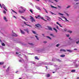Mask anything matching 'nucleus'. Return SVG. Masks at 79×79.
I'll list each match as a JSON object with an SVG mask.
<instances>
[{
  "label": "nucleus",
  "instance_id": "13",
  "mask_svg": "<svg viewBox=\"0 0 79 79\" xmlns=\"http://www.w3.org/2000/svg\"><path fill=\"white\" fill-rule=\"evenodd\" d=\"M60 52H66V50H64V49H60Z\"/></svg>",
  "mask_w": 79,
  "mask_h": 79
},
{
  "label": "nucleus",
  "instance_id": "42",
  "mask_svg": "<svg viewBox=\"0 0 79 79\" xmlns=\"http://www.w3.org/2000/svg\"><path fill=\"white\" fill-rule=\"evenodd\" d=\"M70 6H68L67 7V8H70Z\"/></svg>",
  "mask_w": 79,
  "mask_h": 79
},
{
  "label": "nucleus",
  "instance_id": "11",
  "mask_svg": "<svg viewBox=\"0 0 79 79\" xmlns=\"http://www.w3.org/2000/svg\"><path fill=\"white\" fill-rule=\"evenodd\" d=\"M48 28L49 30L50 31H52V27H51L48 26Z\"/></svg>",
  "mask_w": 79,
  "mask_h": 79
},
{
  "label": "nucleus",
  "instance_id": "56",
  "mask_svg": "<svg viewBox=\"0 0 79 79\" xmlns=\"http://www.w3.org/2000/svg\"><path fill=\"white\" fill-rule=\"evenodd\" d=\"M0 6L1 8H2V5H1V4L0 3Z\"/></svg>",
  "mask_w": 79,
  "mask_h": 79
},
{
  "label": "nucleus",
  "instance_id": "54",
  "mask_svg": "<svg viewBox=\"0 0 79 79\" xmlns=\"http://www.w3.org/2000/svg\"><path fill=\"white\" fill-rule=\"evenodd\" d=\"M56 23V24H58V25H59L60 24V23H58V22H57Z\"/></svg>",
  "mask_w": 79,
  "mask_h": 79
},
{
  "label": "nucleus",
  "instance_id": "62",
  "mask_svg": "<svg viewBox=\"0 0 79 79\" xmlns=\"http://www.w3.org/2000/svg\"><path fill=\"white\" fill-rule=\"evenodd\" d=\"M59 19H61V20H62V21H63V19H61V18L60 17V18H59Z\"/></svg>",
  "mask_w": 79,
  "mask_h": 79
},
{
  "label": "nucleus",
  "instance_id": "51",
  "mask_svg": "<svg viewBox=\"0 0 79 79\" xmlns=\"http://www.w3.org/2000/svg\"><path fill=\"white\" fill-rule=\"evenodd\" d=\"M58 7L59 8H61V6H58Z\"/></svg>",
  "mask_w": 79,
  "mask_h": 79
},
{
  "label": "nucleus",
  "instance_id": "24",
  "mask_svg": "<svg viewBox=\"0 0 79 79\" xmlns=\"http://www.w3.org/2000/svg\"><path fill=\"white\" fill-rule=\"evenodd\" d=\"M60 56L61 57H64V56H65V55H61Z\"/></svg>",
  "mask_w": 79,
  "mask_h": 79
},
{
  "label": "nucleus",
  "instance_id": "44",
  "mask_svg": "<svg viewBox=\"0 0 79 79\" xmlns=\"http://www.w3.org/2000/svg\"><path fill=\"white\" fill-rule=\"evenodd\" d=\"M59 45H60V44H58L56 45V47H59Z\"/></svg>",
  "mask_w": 79,
  "mask_h": 79
},
{
  "label": "nucleus",
  "instance_id": "63",
  "mask_svg": "<svg viewBox=\"0 0 79 79\" xmlns=\"http://www.w3.org/2000/svg\"><path fill=\"white\" fill-rule=\"evenodd\" d=\"M77 50V49H74V50Z\"/></svg>",
  "mask_w": 79,
  "mask_h": 79
},
{
  "label": "nucleus",
  "instance_id": "41",
  "mask_svg": "<svg viewBox=\"0 0 79 79\" xmlns=\"http://www.w3.org/2000/svg\"><path fill=\"white\" fill-rule=\"evenodd\" d=\"M3 13L4 14H6V11L5 10H3Z\"/></svg>",
  "mask_w": 79,
  "mask_h": 79
},
{
  "label": "nucleus",
  "instance_id": "6",
  "mask_svg": "<svg viewBox=\"0 0 79 79\" xmlns=\"http://www.w3.org/2000/svg\"><path fill=\"white\" fill-rule=\"evenodd\" d=\"M12 36H14L15 37H17L18 36V35L15 34V33H13V31H12Z\"/></svg>",
  "mask_w": 79,
  "mask_h": 79
},
{
  "label": "nucleus",
  "instance_id": "19",
  "mask_svg": "<svg viewBox=\"0 0 79 79\" xmlns=\"http://www.w3.org/2000/svg\"><path fill=\"white\" fill-rule=\"evenodd\" d=\"M22 34H24V32L20 30Z\"/></svg>",
  "mask_w": 79,
  "mask_h": 79
},
{
  "label": "nucleus",
  "instance_id": "46",
  "mask_svg": "<svg viewBox=\"0 0 79 79\" xmlns=\"http://www.w3.org/2000/svg\"><path fill=\"white\" fill-rule=\"evenodd\" d=\"M59 26H60V27H63L61 26V24H59Z\"/></svg>",
  "mask_w": 79,
  "mask_h": 79
},
{
  "label": "nucleus",
  "instance_id": "3",
  "mask_svg": "<svg viewBox=\"0 0 79 79\" xmlns=\"http://www.w3.org/2000/svg\"><path fill=\"white\" fill-rule=\"evenodd\" d=\"M19 60V62H20L21 63H24V60H23V59L21 57H20Z\"/></svg>",
  "mask_w": 79,
  "mask_h": 79
},
{
  "label": "nucleus",
  "instance_id": "31",
  "mask_svg": "<svg viewBox=\"0 0 79 79\" xmlns=\"http://www.w3.org/2000/svg\"><path fill=\"white\" fill-rule=\"evenodd\" d=\"M31 63L32 64H35V63L34 61H31Z\"/></svg>",
  "mask_w": 79,
  "mask_h": 79
},
{
  "label": "nucleus",
  "instance_id": "5",
  "mask_svg": "<svg viewBox=\"0 0 79 79\" xmlns=\"http://www.w3.org/2000/svg\"><path fill=\"white\" fill-rule=\"evenodd\" d=\"M40 64V66H41L42 65H44V64L45 65H47L48 64H48V63H46V62H45V63L42 62Z\"/></svg>",
  "mask_w": 79,
  "mask_h": 79
},
{
  "label": "nucleus",
  "instance_id": "32",
  "mask_svg": "<svg viewBox=\"0 0 79 79\" xmlns=\"http://www.w3.org/2000/svg\"><path fill=\"white\" fill-rule=\"evenodd\" d=\"M4 63L3 62H0V65H2Z\"/></svg>",
  "mask_w": 79,
  "mask_h": 79
},
{
  "label": "nucleus",
  "instance_id": "20",
  "mask_svg": "<svg viewBox=\"0 0 79 79\" xmlns=\"http://www.w3.org/2000/svg\"><path fill=\"white\" fill-rule=\"evenodd\" d=\"M56 60L57 61H58L59 62H61V60L59 59H56Z\"/></svg>",
  "mask_w": 79,
  "mask_h": 79
},
{
  "label": "nucleus",
  "instance_id": "2",
  "mask_svg": "<svg viewBox=\"0 0 79 79\" xmlns=\"http://www.w3.org/2000/svg\"><path fill=\"white\" fill-rule=\"evenodd\" d=\"M23 66L24 68H25L26 71L27 72H29L30 70L28 69V68H27V64H26V63H24L23 65Z\"/></svg>",
  "mask_w": 79,
  "mask_h": 79
},
{
  "label": "nucleus",
  "instance_id": "35",
  "mask_svg": "<svg viewBox=\"0 0 79 79\" xmlns=\"http://www.w3.org/2000/svg\"><path fill=\"white\" fill-rule=\"evenodd\" d=\"M4 9L5 10H6V11H7V9H6V7H3Z\"/></svg>",
  "mask_w": 79,
  "mask_h": 79
},
{
  "label": "nucleus",
  "instance_id": "60",
  "mask_svg": "<svg viewBox=\"0 0 79 79\" xmlns=\"http://www.w3.org/2000/svg\"><path fill=\"white\" fill-rule=\"evenodd\" d=\"M54 6H51V7H52V8H54Z\"/></svg>",
  "mask_w": 79,
  "mask_h": 79
},
{
  "label": "nucleus",
  "instance_id": "36",
  "mask_svg": "<svg viewBox=\"0 0 79 79\" xmlns=\"http://www.w3.org/2000/svg\"><path fill=\"white\" fill-rule=\"evenodd\" d=\"M35 58L36 60H39V59L38 58V57L37 56H35Z\"/></svg>",
  "mask_w": 79,
  "mask_h": 79
},
{
  "label": "nucleus",
  "instance_id": "37",
  "mask_svg": "<svg viewBox=\"0 0 79 79\" xmlns=\"http://www.w3.org/2000/svg\"><path fill=\"white\" fill-rule=\"evenodd\" d=\"M59 15H61V16H63V14L60 13H59Z\"/></svg>",
  "mask_w": 79,
  "mask_h": 79
},
{
  "label": "nucleus",
  "instance_id": "59",
  "mask_svg": "<svg viewBox=\"0 0 79 79\" xmlns=\"http://www.w3.org/2000/svg\"><path fill=\"white\" fill-rule=\"evenodd\" d=\"M19 71H17L16 72H15V73H18Z\"/></svg>",
  "mask_w": 79,
  "mask_h": 79
},
{
  "label": "nucleus",
  "instance_id": "55",
  "mask_svg": "<svg viewBox=\"0 0 79 79\" xmlns=\"http://www.w3.org/2000/svg\"><path fill=\"white\" fill-rule=\"evenodd\" d=\"M66 35V36H67V37H69V35Z\"/></svg>",
  "mask_w": 79,
  "mask_h": 79
},
{
  "label": "nucleus",
  "instance_id": "61",
  "mask_svg": "<svg viewBox=\"0 0 79 79\" xmlns=\"http://www.w3.org/2000/svg\"><path fill=\"white\" fill-rule=\"evenodd\" d=\"M45 68H46V69H48L47 66H45Z\"/></svg>",
  "mask_w": 79,
  "mask_h": 79
},
{
  "label": "nucleus",
  "instance_id": "39",
  "mask_svg": "<svg viewBox=\"0 0 79 79\" xmlns=\"http://www.w3.org/2000/svg\"><path fill=\"white\" fill-rule=\"evenodd\" d=\"M35 37L36 38L37 40H39V38L37 37V36H35Z\"/></svg>",
  "mask_w": 79,
  "mask_h": 79
},
{
  "label": "nucleus",
  "instance_id": "64",
  "mask_svg": "<svg viewBox=\"0 0 79 79\" xmlns=\"http://www.w3.org/2000/svg\"><path fill=\"white\" fill-rule=\"evenodd\" d=\"M77 79H79V77H77Z\"/></svg>",
  "mask_w": 79,
  "mask_h": 79
},
{
  "label": "nucleus",
  "instance_id": "22",
  "mask_svg": "<svg viewBox=\"0 0 79 79\" xmlns=\"http://www.w3.org/2000/svg\"><path fill=\"white\" fill-rule=\"evenodd\" d=\"M11 10H12V12H13L14 13H16V14H17V13L14 10H13V9H11Z\"/></svg>",
  "mask_w": 79,
  "mask_h": 79
},
{
  "label": "nucleus",
  "instance_id": "7",
  "mask_svg": "<svg viewBox=\"0 0 79 79\" xmlns=\"http://www.w3.org/2000/svg\"><path fill=\"white\" fill-rule=\"evenodd\" d=\"M45 17H46V18L47 19V20H48V21H50L51 20V19H50V18L49 17L47 16H45Z\"/></svg>",
  "mask_w": 79,
  "mask_h": 79
},
{
  "label": "nucleus",
  "instance_id": "8",
  "mask_svg": "<svg viewBox=\"0 0 79 79\" xmlns=\"http://www.w3.org/2000/svg\"><path fill=\"white\" fill-rule=\"evenodd\" d=\"M38 17H39V18H41V19H43V20H44V21H46V20H45V19H44V17H40V15H38Z\"/></svg>",
  "mask_w": 79,
  "mask_h": 79
},
{
  "label": "nucleus",
  "instance_id": "53",
  "mask_svg": "<svg viewBox=\"0 0 79 79\" xmlns=\"http://www.w3.org/2000/svg\"><path fill=\"white\" fill-rule=\"evenodd\" d=\"M13 17H14V18H15V19H17V18H16V16H13Z\"/></svg>",
  "mask_w": 79,
  "mask_h": 79
},
{
  "label": "nucleus",
  "instance_id": "18",
  "mask_svg": "<svg viewBox=\"0 0 79 79\" xmlns=\"http://www.w3.org/2000/svg\"><path fill=\"white\" fill-rule=\"evenodd\" d=\"M46 77H49L50 76V75L49 74H48L46 75Z\"/></svg>",
  "mask_w": 79,
  "mask_h": 79
},
{
  "label": "nucleus",
  "instance_id": "45",
  "mask_svg": "<svg viewBox=\"0 0 79 79\" xmlns=\"http://www.w3.org/2000/svg\"><path fill=\"white\" fill-rule=\"evenodd\" d=\"M35 18H36V19H37V18H38V19H40V18H39V17H37L36 16H35Z\"/></svg>",
  "mask_w": 79,
  "mask_h": 79
},
{
  "label": "nucleus",
  "instance_id": "58",
  "mask_svg": "<svg viewBox=\"0 0 79 79\" xmlns=\"http://www.w3.org/2000/svg\"><path fill=\"white\" fill-rule=\"evenodd\" d=\"M75 2H77V1H79V0H74Z\"/></svg>",
  "mask_w": 79,
  "mask_h": 79
},
{
  "label": "nucleus",
  "instance_id": "14",
  "mask_svg": "<svg viewBox=\"0 0 79 79\" xmlns=\"http://www.w3.org/2000/svg\"><path fill=\"white\" fill-rule=\"evenodd\" d=\"M24 24H25L27 25V26H29V27H31V25L27 24H26V22H24Z\"/></svg>",
  "mask_w": 79,
  "mask_h": 79
},
{
  "label": "nucleus",
  "instance_id": "50",
  "mask_svg": "<svg viewBox=\"0 0 79 79\" xmlns=\"http://www.w3.org/2000/svg\"><path fill=\"white\" fill-rule=\"evenodd\" d=\"M29 44L30 45H34V44H32V43H30V44Z\"/></svg>",
  "mask_w": 79,
  "mask_h": 79
},
{
  "label": "nucleus",
  "instance_id": "48",
  "mask_svg": "<svg viewBox=\"0 0 79 79\" xmlns=\"http://www.w3.org/2000/svg\"><path fill=\"white\" fill-rule=\"evenodd\" d=\"M50 35L51 36H52V37H54V36L52 34H50Z\"/></svg>",
  "mask_w": 79,
  "mask_h": 79
},
{
  "label": "nucleus",
  "instance_id": "1",
  "mask_svg": "<svg viewBox=\"0 0 79 79\" xmlns=\"http://www.w3.org/2000/svg\"><path fill=\"white\" fill-rule=\"evenodd\" d=\"M20 8H21L22 10H19V13H24V12L26 11V8L22 6L20 7Z\"/></svg>",
  "mask_w": 79,
  "mask_h": 79
},
{
  "label": "nucleus",
  "instance_id": "30",
  "mask_svg": "<svg viewBox=\"0 0 79 79\" xmlns=\"http://www.w3.org/2000/svg\"><path fill=\"white\" fill-rule=\"evenodd\" d=\"M75 71H76V70H72L71 72H72V73H74V72H75Z\"/></svg>",
  "mask_w": 79,
  "mask_h": 79
},
{
  "label": "nucleus",
  "instance_id": "15",
  "mask_svg": "<svg viewBox=\"0 0 79 79\" xmlns=\"http://www.w3.org/2000/svg\"><path fill=\"white\" fill-rule=\"evenodd\" d=\"M3 19L6 22L8 20L6 19V18L5 16L4 17Z\"/></svg>",
  "mask_w": 79,
  "mask_h": 79
},
{
  "label": "nucleus",
  "instance_id": "38",
  "mask_svg": "<svg viewBox=\"0 0 79 79\" xmlns=\"http://www.w3.org/2000/svg\"><path fill=\"white\" fill-rule=\"evenodd\" d=\"M50 12L51 13V14H52V15H56V14H54V13H53L52 12Z\"/></svg>",
  "mask_w": 79,
  "mask_h": 79
},
{
  "label": "nucleus",
  "instance_id": "10",
  "mask_svg": "<svg viewBox=\"0 0 79 79\" xmlns=\"http://www.w3.org/2000/svg\"><path fill=\"white\" fill-rule=\"evenodd\" d=\"M35 26L36 27H41V26L39 24H36L35 25Z\"/></svg>",
  "mask_w": 79,
  "mask_h": 79
},
{
  "label": "nucleus",
  "instance_id": "16",
  "mask_svg": "<svg viewBox=\"0 0 79 79\" xmlns=\"http://www.w3.org/2000/svg\"><path fill=\"white\" fill-rule=\"evenodd\" d=\"M25 57L26 59V60L27 61H28V57L26 56H25Z\"/></svg>",
  "mask_w": 79,
  "mask_h": 79
},
{
  "label": "nucleus",
  "instance_id": "40",
  "mask_svg": "<svg viewBox=\"0 0 79 79\" xmlns=\"http://www.w3.org/2000/svg\"><path fill=\"white\" fill-rule=\"evenodd\" d=\"M2 6L3 7V8L5 7V5H4V4H2Z\"/></svg>",
  "mask_w": 79,
  "mask_h": 79
},
{
  "label": "nucleus",
  "instance_id": "26",
  "mask_svg": "<svg viewBox=\"0 0 79 79\" xmlns=\"http://www.w3.org/2000/svg\"><path fill=\"white\" fill-rule=\"evenodd\" d=\"M10 69V67H9L6 70V72H8L9 71V69Z\"/></svg>",
  "mask_w": 79,
  "mask_h": 79
},
{
  "label": "nucleus",
  "instance_id": "25",
  "mask_svg": "<svg viewBox=\"0 0 79 79\" xmlns=\"http://www.w3.org/2000/svg\"><path fill=\"white\" fill-rule=\"evenodd\" d=\"M62 17L65 19V21H68V20H67V19H66V18H65V17L63 16H62Z\"/></svg>",
  "mask_w": 79,
  "mask_h": 79
},
{
  "label": "nucleus",
  "instance_id": "57",
  "mask_svg": "<svg viewBox=\"0 0 79 79\" xmlns=\"http://www.w3.org/2000/svg\"><path fill=\"white\" fill-rule=\"evenodd\" d=\"M16 54L17 55H18V54H19V53H18V52H16Z\"/></svg>",
  "mask_w": 79,
  "mask_h": 79
},
{
  "label": "nucleus",
  "instance_id": "28",
  "mask_svg": "<svg viewBox=\"0 0 79 79\" xmlns=\"http://www.w3.org/2000/svg\"><path fill=\"white\" fill-rule=\"evenodd\" d=\"M53 29L54 30V31H55L56 32H57V30L55 28H53Z\"/></svg>",
  "mask_w": 79,
  "mask_h": 79
},
{
  "label": "nucleus",
  "instance_id": "27",
  "mask_svg": "<svg viewBox=\"0 0 79 79\" xmlns=\"http://www.w3.org/2000/svg\"><path fill=\"white\" fill-rule=\"evenodd\" d=\"M76 43L77 44H79V39H78V41H77L76 42Z\"/></svg>",
  "mask_w": 79,
  "mask_h": 79
},
{
  "label": "nucleus",
  "instance_id": "9",
  "mask_svg": "<svg viewBox=\"0 0 79 79\" xmlns=\"http://www.w3.org/2000/svg\"><path fill=\"white\" fill-rule=\"evenodd\" d=\"M35 8H36L37 9V10H40V11H41V9L39 7L35 6Z\"/></svg>",
  "mask_w": 79,
  "mask_h": 79
},
{
  "label": "nucleus",
  "instance_id": "43",
  "mask_svg": "<svg viewBox=\"0 0 79 79\" xmlns=\"http://www.w3.org/2000/svg\"><path fill=\"white\" fill-rule=\"evenodd\" d=\"M47 38H48V39H50V40H51V39H52L51 38H50L49 36H47Z\"/></svg>",
  "mask_w": 79,
  "mask_h": 79
},
{
  "label": "nucleus",
  "instance_id": "17",
  "mask_svg": "<svg viewBox=\"0 0 79 79\" xmlns=\"http://www.w3.org/2000/svg\"><path fill=\"white\" fill-rule=\"evenodd\" d=\"M21 17L23 19H24L25 21H27V20L24 18V17L23 16H21Z\"/></svg>",
  "mask_w": 79,
  "mask_h": 79
},
{
  "label": "nucleus",
  "instance_id": "34",
  "mask_svg": "<svg viewBox=\"0 0 79 79\" xmlns=\"http://www.w3.org/2000/svg\"><path fill=\"white\" fill-rule=\"evenodd\" d=\"M30 11L31 13H33V11H32V10L31 9H30Z\"/></svg>",
  "mask_w": 79,
  "mask_h": 79
},
{
  "label": "nucleus",
  "instance_id": "33",
  "mask_svg": "<svg viewBox=\"0 0 79 79\" xmlns=\"http://www.w3.org/2000/svg\"><path fill=\"white\" fill-rule=\"evenodd\" d=\"M2 46H5V44H4V43H2Z\"/></svg>",
  "mask_w": 79,
  "mask_h": 79
},
{
  "label": "nucleus",
  "instance_id": "29",
  "mask_svg": "<svg viewBox=\"0 0 79 79\" xmlns=\"http://www.w3.org/2000/svg\"><path fill=\"white\" fill-rule=\"evenodd\" d=\"M43 9L45 10V12H46L47 13H48V12H47V10H46V9H45V8H43Z\"/></svg>",
  "mask_w": 79,
  "mask_h": 79
},
{
  "label": "nucleus",
  "instance_id": "4",
  "mask_svg": "<svg viewBox=\"0 0 79 79\" xmlns=\"http://www.w3.org/2000/svg\"><path fill=\"white\" fill-rule=\"evenodd\" d=\"M31 18H30V19L31 20V22L32 23H33V22H35V20L34 19L33 17L30 16Z\"/></svg>",
  "mask_w": 79,
  "mask_h": 79
},
{
  "label": "nucleus",
  "instance_id": "21",
  "mask_svg": "<svg viewBox=\"0 0 79 79\" xmlns=\"http://www.w3.org/2000/svg\"><path fill=\"white\" fill-rule=\"evenodd\" d=\"M67 52H73V51H72L71 50H68V49H67Z\"/></svg>",
  "mask_w": 79,
  "mask_h": 79
},
{
  "label": "nucleus",
  "instance_id": "49",
  "mask_svg": "<svg viewBox=\"0 0 79 79\" xmlns=\"http://www.w3.org/2000/svg\"><path fill=\"white\" fill-rule=\"evenodd\" d=\"M68 32L70 33H72V31H69Z\"/></svg>",
  "mask_w": 79,
  "mask_h": 79
},
{
  "label": "nucleus",
  "instance_id": "52",
  "mask_svg": "<svg viewBox=\"0 0 79 79\" xmlns=\"http://www.w3.org/2000/svg\"><path fill=\"white\" fill-rule=\"evenodd\" d=\"M64 31H68V30L66 29H64Z\"/></svg>",
  "mask_w": 79,
  "mask_h": 79
},
{
  "label": "nucleus",
  "instance_id": "23",
  "mask_svg": "<svg viewBox=\"0 0 79 79\" xmlns=\"http://www.w3.org/2000/svg\"><path fill=\"white\" fill-rule=\"evenodd\" d=\"M32 32L34 34H36V32L35 31H33V30H32Z\"/></svg>",
  "mask_w": 79,
  "mask_h": 79
},
{
  "label": "nucleus",
  "instance_id": "12",
  "mask_svg": "<svg viewBox=\"0 0 79 79\" xmlns=\"http://www.w3.org/2000/svg\"><path fill=\"white\" fill-rule=\"evenodd\" d=\"M24 31L27 32V33H29V30H28V29H24Z\"/></svg>",
  "mask_w": 79,
  "mask_h": 79
},
{
  "label": "nucleus",
  "instance_id": "47",
  "mask_svg": "<svg viewBox=\"0 0 79 79\" xmlns=\"http://www.w3.org/2000/svg\"><path fill=\"white\" fill-rule=\"evenodd\" d=\"M56 27L57 29H59V28H58V26L57 25L56 26Z\"/></svg>",
  "mask_w": 79,
  "mask_h": 79
}]
</instances>
